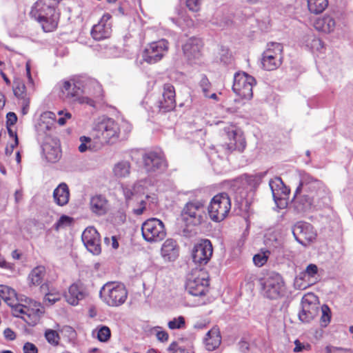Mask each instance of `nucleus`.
I'll list each match as a JSON object with an SVG mask.
<instances>
[{
    "instance_id": "59",
    "label": "nucleus",
    "mask_w": 353,
    "mask_h": 353,
    "mask_svg": "<svg viewBox=\"0 0 353 353\" xmlns=\"http://www.w3.org/2000/svg\"><path fill=\"white\" fill-rule=\"evenodd\" d=\"M18 144H19L18 137H16V141H14V143L13 144H11L10 146H8L6 148V154L9 156L11 155L13 152L14 148L16 146H17Z\"/></svg>"
},
{
    "instance_id": "10",
    "label": "nucleus",
    "mask_w": 353,
    "mask_h": 353,
    "mask_svg": "<svg viewBox=\"0 0 353 353\" xmlns=\"http://www.w3.org/2000/svg\"><path fill=\"white\" fill-rule=\"evenodd\" d=\"M254 83L253 77L245 72H238L234 77L232 90L241 98L250 99L253 96L252 88Z\"/></svg>"
},
{
    "instance_id": "51",
    "label": "nucleus",
    "mask_w": 353,
    "mask_h": 353,
    "mask_svg": "<svg viewBox=\"0 0 353 353\" xmlns=\"http://www.w3.org/2000/svg\"><path fill=\"white\" fill-rule=\"evenodd\" d=\"M295 347L294 348V352H301L303 350H310L311 345L310 344L303 345L298 339L294 341Z\"/></svg>"
},
{
    "instance_id": "40",
    "label": "nucleus",
    "mask_w": 353,
    "mask_h": 353,
    "mask_svg": "<svg viewBox=\"0 0 353 353\" xmlns=\"http://www.w3.org/2000/svg\"><path fill=\"white\" fill-rule=\"evenodd\" d=\"M322 315L321 317V323L323 327H326L330 322L331 311L327 305H323L321 307Z\"/></svg>"
},
{
    "instance_id": "41",
    "label": "nucleus",
    "mask_w": 353,
    "mask_h": 353,
    "mask_svg": "<svg viewBox=\"0 0 353 353\" xmlns=\"http://www.w3.org/2000/svg\"><path fill=\"white\" fill-rule=\"evenodd\" d=\"M269 254L270 252L267 251L255 254L253 257V262L254 265L258 267L263 266L267 262Z\"/></svg>"
},
{
    "instance_id": "39",
    "label": "nucleus",
    "mask_w": 353,
    "mask_h": 353,
    "mask_svg": "<svg viewBox=\"0 0 353 353\" xmlns=\"http://www.w3.org/2000/svg\"><path fill=\"white\" fill-rule=\"evenodd\" d=\"M45 337L51 345L56 346L59 344L60 336L55 330H47L45 332Z\"/></svg>"
},
{
    "instance_id": "26",
    "label": "nucleus",
    "mask_w": 353,
    "mask_h": 353,
    "mask_svg": "<svg viewBox=\"0 0 353 353\" xmlns=\"http://www.w3.org/2000/svg\"><path fill=\"white\" fill-rule=\"evenodd\" d=\"M204 342L206 349L209 351H212L218 347L221 342L219 329L217 327H213L209 330L206 334Z\"/></svg>"
},
{
    "instance_id": "23",
    "label": "nucleus",
    "mask_w": 353,
    "mask_h": 353,
    "mask_svg": "<svg viewBox=\"0 0 353 353\" xmlns=\"http://www.w3.org/2000/svg\"><path fill=\"white\" fill-rule=\"evenodd\" d=\"M105 17L103 16L101 21L97 24L94 25L92 29L91 34L95 40H102L108 38L111 34V26L110 24L105 22ZM110 17L107 16V20L109 19Z\"/></svg>"
},
{
    "instance_id": "5",
    "label": "nucleus",
    "mask_w": 353,
    "mask_h": 353,
    "mask_svg": "<svg viewBox=\"0 0 353 353\" xmlns=\"http://www.w3.org/2000/svg\"><path fill=\"white\" fill-rule=\"evenodd\" d=\"M231 208V202L226 193L215 195L211 200L208 213L210 219L214 222H221L228 216Z\"/></svg>"
},
{
    "instance_id": "3",
    "label": "nucleus",
    "mask_w": 353,
    "mask_h": 353,
    "mask_svg": "<svg viewBox=\"0 0 353 353\" xmlns=\"http://www.w3.org/2000/svg\"><path fill=\"white\" fill-rule=\"evenodd\" d=\"M94 137L101 145L112 144L118 139L120 128L118 123L112 119H104L97 123L93 129Z\"/></svg>"
},
{
    "instance_id": "14",
    "label": "nucleus",
    "mask_w": 353,
    "mask_h": 353,
    "mask_svg": "<svg viewBox=\"0 0 353 353\" xmlns=\"http://www.w3.org/2000/svg\"><path fill=\"white\" fill-rule=\"evenodd\" d=\"M301 305L302 309L299 313V318L303 323L310 322L319 314L317 297L313 293H308L302 298Z\"/></svg>"
},
{
    "instance_id": "47",
    "label": "nucleus",
    "mask_w": 353,
    "mask_h": 353,
    "mask_svg": "<svg viewBox=\"0 0 353 353\" xmlns=\"http://www.w3.org/2000/svg\"><path fill=\"white\" fill-rule=\"evenodd\" d=\"M61 299V294L59 291H56L54 294H46L44 297V302L46 304L50 305H53Z\"/></svg>"
},
{
    "instance_id": "4",
    "label": "nucleus",
    "mask_w": 353,
    "mask_h": 353,
    "mask_svg": "<svg viewBox=\"0 0 353 353\" xmlns=\"http://www.w3.org/2000/svg\"><path fill=\"white\" fill-rule=\"evenodd\" d=\"M127 290L122 284L107 283L100 290V296L109 306L117 307L122 305L126 300Z\"/></svg>"
},
{
    "instance_id": "27",
    "label": "nucleus",
    "mask_w": 353,
    "mask_h": 353,
    "mask_svg": "<svg viewBox=\"0 0 353 353\" xmlns=\"http://www.w3.org/2000/svg\"><path fill=\"white\" fill-rule=\"evenodd\" d=\"M54 202L60 206L66 205L69 201L70 191L66 183H60L53 192Z\"/></svg>"
},
{
    "instance_id": "54",
    "label": "nucleus",
    "mask_w": 353,
    "mask_h": 353,
    "mask_svg": "<svg viewBox=\"0 0 353 353\" xmlns=\"http://www.w3.org/2000/svg\"><path fill=\"white\" fill-rule=\"evenodd\" d=\"M41 290L42 292L46 294H54L56 291H58L55 288L50 286V283H46L41 286Z\"/></svg>"
},
{
    "instance_id": "20",
    "label": "nucleus",
    "mask_w": 353,
    "mask_h": 353,
    "mask_svg": "<svg viewBox=\"0 0 353 353\" xmlns=\"http://www.w3.org/2000/svg\"><path fill=\"white\" fill-rule=\"evenodd\" d=\"M269 185L272 191V196L277 206L290 193V190L285 185L280 177H275L269 181Z\"/></svg>"
},
{
    "instance_id": "49",
    "label": "nucleus",
    "mask_w": 353,
    "mask_h": 353,
    "mask_svg": "<svg viewBox=\"0 0 353 353\" xmlns=\"http://www.w3.org/2000/svg\"><path fill=\"white\" fill-rule=\"evenodd\" d=\"M210 83L205 76L202 77L200 81V87L202 89L205 97H208V92L210 88Z\"/></svg>"
},
{
    "instance_id": "55",
    "label": "nucleus",
    "mask_w": 353,
    "mask_h": 353,
    "mask_svg": "<svg viewBox=\"0 0 353 353\" xmlns=\"http://www.w3.org/2000/svg\"><path fill=\"white\" fill-rule=\"evenodd\" d=\"M77 98V100L80 103H86L92 107H94L95 105V103L94 101L88 98V97H80L79 95L78 97H76Z\"/></svg>"
},
{
    "instance_id": "50",
    "label": "nucleus",
    "mask_w": 353,
    "mask_h": 353,
    "mask_svg": "<svg viewBox=\"0 0 353 353\" xmlns=\"http://www.w3.org/2000/svg\"><path fill=\"white\" fill-rule=\"evenodd\" d=\"M305 279L300 274V275L296 277L294 281V287L298 290H304L310 285L309 283H306L304 280Z\"/></svg>"
},
{
    "instance_id": "18",
    "label": "nucleus",
    "mask_w": 353,
    "mask_h": 353,
    "mask_svg": "<svg viewBox=\"0 0 353 353\" xmlns=\"http://www.w3.org/2000/svg\"><path fill=\"white\" fill-rule=\"evenodd\" d=\"M203 42L199 38L191 37L183 45V52L189 61H194L201 56Z\"/></svg>"
},
{
    "instance_id": "45",
    "label": "nucleus",
    "mask_w": 353,
    "mask_h": 353,
    "mask_svg": "<svg viewBox=\"0 0 353 353\" xmlns=\"http://www.w3.org/2000/svg\"><path fill=\"white\" fill-rule=\"evenodd\" d=\"M12 308V313L16 317L23 319L25 316L26 305L18 303V301L13 305H9Z\"/></svg>"
},
{
    "instance_id": "31",
    "label": "nucleus",
    "mask_w": 353,
    "mask_h": 353,
    "mask_svg": "<svg viewBox=\"0 0 353 353\" xmlns=\"http://www.w3.org/2000/svg\"><path fill=\"white\" fill-rule=\"evenodd\" d=\"M26 85L23 82L19 80H16L14 81L13 84V92L14 95L18 98H21L23 99V112L25 113V109L26 107H28L29 102L25 99V93H26Z\"/></svg>"
},
{
    "instance_id": "6",
    "label": "nucleus",
    "mask_w": 353,
    "mask_h": 353,
    "mask_svg": "<svg viewBox=\"0 0 353 353\" xmlns=\"http://www.w3.org/2000/svg\"><path fill=\"white\" fill-rule=\"evenodd\" d=\"M260 284L264 296L270 299L279 298L284 291V281L281 276L274 272L261 278Z\"/></svg>"
},
{
    "instance_id": "1",
    "label": "nucleus",
    "mask_w": 353,
    "mask_h": 353,
    "mask_svg": "<svg viewBox=\"0 0 353 353\" xmlns=\"http://www.w3.org/2000/svg\"><path fill=\"white\" fill-rule=\"evenodd\" d=\"M297 187L293 205L298 212H305L319 204L326 194L323 183L308 173L303 172Z\"/></svg>"
},
{
    "instance_id": "15",
    "label": "nucleus",
    "mask_w": 353,
    "mask_h": 353,
    "mask_svg": "<svg viewBox=\"0 0 353 353\" xmlns=\"http://www.w3.org/2000/svg\"><path fill=\"white\" fill-rule=\"evenodd\" d=\"M292 233L295 239L303 245L313 241L316 236L313 226L303 221H299L293 226Z\"/></svg>"
},
{
    "instance_id": "36",
    "label": "nucleus",
    "mask_w": 353,
    "mask_h": 353,
    "mask_svg": "<svg viewBox=\"0 0 353 353\" xmlns=\"http://www.w3.org/2000/svg\"><path fill=\"white\" fill-rule=\"evenodd\" d=\"M41 314L39 308H30L26 306L25 316H23V319L29 325L34 324Z\"/></svg>"
},
{
    "instance_id": "22",
    "label": "nucleus",
    "mask_w": 353,
    "mask_h": 353,
    "mask_svg": "<svg viewBox=\"0 0 353 353\" xmlns=\"http://www.w3.org/2000/svg\"><path fill=\"white\" fill-rule=\"evenodd\" d=\"M90 207L97 215H104L108 210V201L103 195L96 194L90 198Z\"/></svg>"
},
{
    "instance_id": "11",
    "label": "nucleus",
    "mask_w": 353,
    "mask_h": 353,
    "mask_svg": "<svg viewBox=\"0 0 353 353\" xmlns=\"http://www.w3.org/2000/svg\"><path fill=\"white\" fill-rule=\"evenodd\" d=\"M283 46L279 43L268 44L267 50L263 54L262 65L267 70H274L282 63Z\"/></svg>"
},
{
    "instance_id": "53",
    "label": "nucleus",
    "mask_w": 353,
    "mask_h": 353,
    "mask_svg": "<svg viewBox=\"0 0 353 353\" xmlns=\"http://www.w3.org/2000/svg\"><path fill=\"white\" fill-rule=\"evenodd\" d=\"M6 119H7V121H6L7 126H10V125H14L17 121V117L16 114L14 112H8L7 114Z\"/></svg>"
},
{
    "instance_id": "21",
    "label": "nucleus",
    "mask_w": 353,
    "mask_h": 353,
    "mask_svg": "<svg viewBox=\"0 0 353 353\" xmlns=\"http://www.w3.org/2000/svg\"><path fill=\"white\" fill-rule=\"evenodd\" d=\"M86 295V290L83 285L81 283H74L69 287L68 293L65 294V298L69 304L77 305L79 301L83 300Z\"/></svg>"
},
{
    "instance_id": "16",
    "label": "nucleus",
    "mask_w": 353,
    "mask_h": 353,
    "mask_svg": "<svg viewBox=\"0 0 353 353\" xmlns=\"http://www.w3.org/2000/svg\"><path fill=\"white\" fill-rule=\"evenodd\" d=\"M212 252L211 242L208 239L201 240L192 250L193 261L199 265H205L210 259Z\"/></svg>"
},
{
    "instance_id": "9",
    "label": "nucleus",
    "mask_w": 353,
    "mask_h": 353,
    "mask_svg": "<svg viewBox=\"0 0 353 353\" xmlns=\"http://www.w3.org/2000/svg\"><path fill=\"white\" fill-rule=\"evenodd\" d=\"M209 281L201 270H195L188 276L186 291L192 296H203L208 291Z\"/></svg>"
},
{
    "instance_id": "52",
    "label": "nucleus",
    "mask_w": 353,
    "mask_h": 353,
    "mask_svg": "<svg viewBox=\"0 0 353 353\" xmlns=\"http://www.w3.org/2000/svg\"><path fill=\"white\" fill-rule=\"evenodd\" d=\"M23 350L24 353H38V349L36 345L30 342L24 344Z\"/></svg>"
},
{
    "instance_id": "35",
    "label": "nucleus",
    "mask_w": 353,
    "mask_h": 353,
    "mask_svg": "<svg viewBox=\"0 0 353 353\" xmlns=\"http://www.w3.org/2000/svg\"><path fill=\"white\" fill-rule=\"evenodd\" d=\"M318 270L316 265L311 263L306 267L305 271L301 274L305 279H307L308 283L311 281L315 283L318 281Z\"/></svg>"
},
{
    "instance_id": "25",
    "label": "nucleus",
    "mask_w": 353,
    "mask_h": 353,
    "mask_svg": "<svg viewBox=\"0 0 353 353\" xmlns=\"http://www.w3.org/2000/svg\"><path fill=\"white\" fill-rule=\"evenodd\" d=\"M161 254L165 261H174L179 256L176 242L172 239H168L162 245Z\"/></svg>"
},
{
    "instance_id": "64",
    "label": "nucleus",
    "mask_w": 353,
    "mask_h": 353,
    "mask_svg": "<svg viewBox=\"0 0 353 353\" xmlns=\"http://www.w3.org/2000/svg\"><path fill=\"white\" fill-rule=\"evenodd\" d=\"M124 194H125L126 200H130L131 199L132 196H133V193L129 189L125 190L124 192Z\"/></svg>"
},
{
    "instance_id": "32",
    "label": "nucleus",
    "mask_w": 353,
    "mask_h": 353,
    "mask_svg": "<svg viewBox=\"0 0 353 353\" xmlns=\"http://www.w3.org/2000/svg\"><path fill=\"white\" fill-rule=\"evenodd\" d=\"M328 6V0H307V7L311 13L323 12Z\"/></svg>"
},
{
    "instance_id": "2",
    "label": "nucleus",
    "mask_w": 353,
    "mask_h": 353,
    "mask_svg": "<svg viewBox=\"0 0 353 353\" xmlns=\"http://www.w3.org/2000/svg\"><path fill=\"white\" fill-rule=\"evenodd\" d=\"M57 0H38L32 6L30 16L38 21L45 32H52L57 26L59 13L57 11Z\"/></svg>"
},
{
    "instance_id": "19",
    "label": "nucleus",
    "mask_w": 353,
    "mask_h": 353,
    "mask_svg": "<svg viewBox=\"0 0 353 353\" xmlns=\"http://www.w3.org/2000/svg\"><path fill=\"white\" fill-rule=\"evenodd\" d=\"M163 98L158 102L160 111L169 112L176 106L175 90L172 85L167 83L163 85Z\"/></svg>"
},
{
    "instance_id": "57",
    "label": "nucleus",
    "mask_w": 353,
    "mask_h": 353,
    "mask_svg": "<svg viewBox=\"0 0 353 353\" xmlns=\"http://www.w3.org/2000/svg\"><path fill=\"white\" fill-rule=\"evenodd\" d=\"M4 337L10 341H13L16 338L15 333L10 329L6 328L3 332Z\"/></svg>"
},
{
    "instance_id": "63",
    "label": "nucleus",
    "mask_w": 353,
    "mask_h": 353,
    "mask_svg": "<svg viewBox=\"0 0 353 353\" xmlns=\"http://www.w3.org/2000/svg\"><path fill=\"white\" fill-rule=\"evenodd\" d=\"M111 245L113 249H117L119 248V243L115 236H111Z\"/></svg>"
},
{
    "instance_id": "38",
    "label": "nucleus",
    "mask_w": 353,
    "mask_h": 353,
    "mask_svg": "<svg viewBox=\"0 0 353 353\" xmlns=\"http://www.w3.org/2000/svg\"><path fill=\"white\" fill-rule=\"evenodd\" d=\"M111 336L110 328L105 325L98 327L97 339L101 342H107Z\"/></svg>"
},
{
    "instance_id": "42",
    "label": "nucleus",
    "mask_w": 353,
    "mask_h": 353,
    "mask_svg": "<svg viewBox=\"0 0 353 353\" xmlns=\"http://www.w3.org/2000/svg\"><path fill=\"white\" fill-rule=\"evenodd\" d=\"M307 46L313 50H321L323 48V43L322 41L314 36H311L307 39Z\"/></svg>"
},
{
    "instance_id": "43",
    "label": "nucleus",
    "mask_w": 353,
    "mask_h": 353,
    "mask_svg": "<svg viewBox=\"0 0 353 353\" xmlns=\"http://www.w3.org/2000/svg\"><path fill=\"white\" fill-rule=\"evenodd\" d=\"M73 221V219L66 215H62L54 225L57 230L60 228H64L70 226Z\"/></svg>"
},
{
    "instance_id": "7",
    "label": "nucleus",
    "mask_w": 353,
    "mask_h": 353,
    "mask_svg": "<svg viewBox=\"0 0 353 353\" xmlns=\"http://www.w3.org/2000/svg\"><path fill=\"white\" fill-rule=\"evenodd\" d=\"M182 214L186 221L194 225L204 222L205 215V201L203 199H192L187 202L183 207Z\"/></svg>"
},
{
    "instance_id": "13",
    "label": "nucleus",
    "mask_w": 353,
    "mask_h": 353,
    "mask_svg": "<svg viewBox=\"0 0 353 353\" xmlns=\"http://www.w3.org/2000/svg\"><path fill=\"white\" fill-rule=\"evenodd\" d=\"M168 50V42L161 39L149 43L144 49L142 58L148 63L153 64L160 61Z\"/></svg>"
},
{
    "instance_id": "8",
    "label": "nucleus",
    "mask_w": 353,
    "mask_h": 353,
    "mask_svg": "<svg viewBox=\"0 0 353 353\" xmlns=\"http://www.w3.org/2000/svg\"><path fill=\"white\" fill-rule=\"evenodd\" d=\"M141 232L143 239L150 243L161 241L166 236L164 223L157 218H150L144 221Z\"/></svg>"
},
{
    "instance_id": "12",
    "label": "nucleus",
    "mask_w": 353,
    "mask_h": 353,
    "mask_svg": "<svg viewBox=\"0 0 353 353\" xmlns=\"http://www.w3.org/2000/svg\"><path fill=\"white\" fill-rule=\"evenodd\" d=\"M143 168L148 174H152L163 172L167 168L163 153L150 151L142 156Z\"/></svg>"
},
{
    "instance_id": "17",
    "label": "nucleus",
    "mask_w": 353,
    "mask_h": 353,
    "mask_svg": "<svg viewBox=\"0 0 353 353\" xmlns=\"http://www.w3.org/2000/svg\"><path fill=\"white\" fill-rule=\"evenodd\" d=\"M81 239L89 252L96 255L101 253L99 234L94 227H88L83 231Z\"/></svg>"
},
{
    "instance_id": "30",
    "label": "nucleus",
    "mask_w": 353,
    "mask_h": 353,
    "mask_svg": "<svg viewBox=\"0 0 353 353\" xmlns=\"http://www.w3.org/2000/svg\"><path fill=\"white\" fill-rule=\"evenodd\" d=\"M0 296L8 305H13L17 302L15 290L7 285H0Z\"/></svg>"
},
{
    "instance_id": "58",
    "label": "nucleus",
    "mask_w": 353,
    "mask_h": 353,
    "mask_svg": "<svg viewBox=\"0 0 353 353\" xmlns=\"http://www.w3.org/2000/svg\"><path fill=\"white\" fill-rule=\"evenodd\" d=\"M41 119L46 121L47 119L54 121L56 119V114L50 111L45 112L41 114Z\"/></svg>"
},
{
    "instance_id": "56",
    "label": "nucleus",
    "mask_w": 353,
    "mask_h": 353,
    "mask_svg": "<svg viewBox=\"0 0 353 353\" xmlns=\"http://www.w3.org/2000/svg\"><path fill=\"white\" fill-rule=\"evenodd\" d=\"M140 206L137 208L133 209V212L137 215H141L143 214L144 210L145 209L146 203L143 200H141L139 201Z\"/></svg>"
},
{
    "instance_id": "28",
    "label": "nucleus",
    "mask_w": 353,
    "mask_h": 353,
    "mask_svg": "<svg viewBox=\"0 0 353 353\" xmlns=\"http://www.w3.org/2000/svg\"><path fill=\"white\" fill-rule=\"evenodd\" d=\"M336 23L334 19L330 16H324L317 19L314 24L316 30L325 33H330L334 31Z\"/></svg>"
},
{
    "instance_id": "34",
    "label": "nucleus",
    "mask_w": 353,
    "mask_h": 353,
    "mask_svg": "<svg viewBox=\"0 0 353 353\" xmlns=\"http://www.w3.org/2000/svg\"><path fill=\"white\" fill-rule=\"evenodd\" d=\"M81 90L77 88L74 83L65 81L63 82L62 92L65 94L66 97L73 98L80 95Z\"/></svg>"
},
{
    "instance_id": "48",
    "label": "nucleus",
    "mask_w": 353,
    "mask_h": 353,
    "mask_svg": "<svg viewBox=\"0 0 353 353\" xmlns=\"http://www.w3.org/2000/svg\"><path fill=\"white\" fill-rule=\"evenodd\" d=\"M203 0H186L187 7L192 12H198L202 3Z\"/></svg>"
},
{
    "instance_id": "33",
    "label": "nucleus",
    "mask_w": 353,
    "mask_h": 353,
    "mask_svg": "<svg viewBox=\"0 0 353 353\" xmlns=\"http://www.w3.org/2000/svg\"><path fill=\"white\" fill-rule=\"evenodd\" d=\"M46 274V268L43 266H37L29 274L28 279L31 284L39 285Z\"/></svg>"
},
{
    "instance_id": "61",
    "label": "nucleus",
    "mask_w": 353,
    "mask_h": 353,
    "mask_svg": "<svg viewBox=\"0 0 353 353\" xmlns=\"http://www.w3.org/2000/svg\"><path fill=\"white\" fill-rule=\"evenodd\" d=\"M0 268L10 269L11 268L10 265L7 263L4 259V257L0 254Z\"/></svg>"
},
{
    "instance_id": "29",
    "label": "nucleus",
    "mask_w": 353,
    "mask_h": 353,
    "mask_svg": "<svg viewBox=\"0 0 353 353\" xmlns=\"http://www.w3.org/2000/svg\"><path fill=\"white\" fill-rule=\"evenodd\" d=\"M114 176L117 179L127 178L131 173V163L126 160H121L114 165L112 168Z\"/></svg>"
},
{
    "instance_id": "37",
    "label": "nucleus",
    "mask_w": 353,
    "mask_h": 353,
    "mask_svg": "<svg viewBox=\"0 0 353 353\" xmlns=\"http://www.w3.org/2000/svg\"><path fill=\"white\" fill-rule=\"evenodd\" d=\"M228 136L230 137L232 136L233 139L232 140L231 139L230 142L228 143V148L230 150H241L245 148V141L241 138V136H238L234 131L229 133Z\"/></svg>"
},
{
    "instance_id": "24",
    "label": "nucleus",
    "mask_w": 353,
    "mask_h": 353,
    "mask_svg": "<svg viewBox=\"0 0 353 353\" xmlns=\"http://www.w3.org/2000/svg\"><path fill=\"white\" fill-rule=\"evenodd\" d=\"M43 151L49 162L54 163L61 157L60 145L57 139H52V143L46 141L43 145Z\"/></svg>"
},
{
    "instance_id": "62",
    "label": "nucleus",
    "mask_w": 353,
    "mask_h": 353,
    "mask_svg": "<svg viewBox=\"0 0 353 353\" xmlns=\"http://www.w3.org/2000/svg\"><path fill=\"white\" fill-rule=\"evenodd\" d=\"M23 197L22 192L20 190H17L14 193V199L16 203H19L21 201Z\"/></svg>"
},
{
    "instance_id": "46",
    "label": "nucleus",
    "mask_w": 353,
    "mask_h": 353,
    "mask_svg": "<svg viewBox=\"0 0 353 353\" xmlns=\"http://www.w3.org/2000/svg\"><path fill=\"white\" fill-rule=\"evenodd\" d=\"M168 327L171 330L180 329L185 325V319L183 316L174 318L168 322Z\"/></svg>"
},
{
    "instance_id": "44",
    "label": "nucleus",
    "mask_w": 353,
    "mask_h": 353,
    "mask_svg": "<svg viewBox=\"0 0 353 353\" xmlns=\"http://www.w3.org/2000/svg\"><path fill=\"white\" fill-rule=\"evenodd\" d=\"M80 141L81 144L79 146V150L81 152H84L88 150H92L94 148L91 144V139L90 137L85 136L81 137Z\"/></svg>"
},
{
    "instance_id": "60",
    "label": "nucleus",
    "mask_w": 353,
    "mask_h": 353,
    "mask_svg": "<svg viewBox=\"0 0 353 353\" xmlns=\"http://www.w3.org/2000/svg\"><path fill=\"white\" fill-rule=\"evenodd\" d=\"M157 337L159 341L164 342L168 339V334L164 331H159L157 333Z\"/></svg>"
}]
</instances>
